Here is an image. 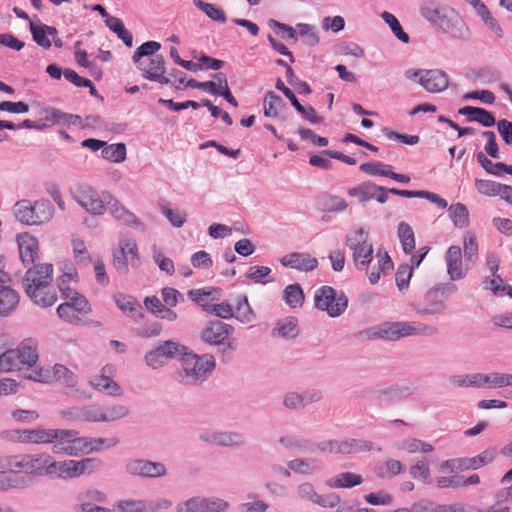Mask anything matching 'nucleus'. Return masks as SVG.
Listing matches in <instances>:
<instances>
[{
	"label": "nucleus",
	"instance_id": "nucleus-1",
	"mask_svg": "<svg viewBox=\"0 0 512 512\" xmlns=\"http://www.w3.org/2000/svg\"><path fill=\"white\" fill-rule=\"evenodd\" d=\"M18 245L21 261L24 266L28 267L23 279L25 293L34 303L42 307L52 306L57 300L56 294L50 289L52 264H35L38 256V242L29 234L19 235Z\"/></svg>",
	"mask_w": 512,
	"mask_h": 512
},
{
	"label": "nucleus",
	"instance_id": "nucleus-2",
	"mask_svg": "<svg viewBox=\"0 0 512 512\" xmlns=\"http://www.w3.org/2000/svg\"><path fill=\"white\" fill-rule=\"evenodd\" d=\"M181 362V368L174 372L173 379L185 387L202 385L216 367L213 355H198L188 347L186 353H181Z\"/></svg>",
	"mask_w": 512,
	"mask_h": 512
},
{
	"label": "nucleus",
	"instance_id": "nucleus-3",
	"mask_svg": "<svg viewBox=\"0 0 512 512\" xmlns=\"http://www.w3.org/2000/svg\"><path fill=\"white\" fill-rule=\"evenodd\" d=\"M49 461L50 455L47 453L17 454L4 457L1 466L10 473L42 477L48 476Z\"/></svg>",
	"mask_w": 512,
	"mask_h": 512
},
{
	"label": "nucleus",
	"instance_id": "nucleus-4",
	"mask_svg": "<svg viewBox=\"0 0 512 512\" xmlns=\"http://www.w3.org/2000/svg\"><path fill=\"white\" fill-rule=\"evenodd\" d=\"M13 214L22 224L40 225L53 217L54 207L47 199L37 200L34 204L29 200H20L14 205Z\"/></svg>",
	"mask_w": 512,
	"mask_h": 512
},
{
	"label": "nucleus",
	"instance_id": "nucleus-5",
	"mask_svg": "<svg viewBox=\"0 0 512 512\" xmlns=\"http://www.w3.org/2000/svg\"><path fill=\"white\" fill-rule=\"evenodd\" d=\"M369 233L364 228H358L346 235V246L352 251L354 266L363 270L373 261V244L368 241Z\"/></svg>",
	"mask_w": 512,
	"mask_h": 512
},
{
	"label": "nucleus",
	"instance_id": "nucleus-6",
	"mask_svg": "<svg viewBox=\"0 0 512 512\" xmlns=\"http://www.w3.org/2000/svg\"><path fill=\"white\" fill-rule=\"evenodd\" d=\"M419 12L424 19L435 24L444 33L453 34L454 28L463 24L454 10L440 7L435 1L423 2Z\"/></svg>",
	"mask_w": 512,
	"mask_h": 512
},
{
	"label": "nucleus",
	"instance_id": "nucleus-7",
	"mask_svg": "<svg viewBox=\"0 0 512 512\" xmlns=\"http://www.w3.org/2000/svg\"><path fill=\"white\" fill-rule=\"evenodd\" d=\"M39 120L46 121L52 126H81L91 128L102 125L99 116L90 115L83 121L78 115L68 114L53 107H44L39 112Z\"/></svg>",
	"mask_w": 512,
	"mask_h": 512
},
{
	"label": "nucleus",
	"instance_id": "nucleus-8",
	"mask_svg": "<svg viewBox=\"0 0 512 512\" xmlns=\"http://www.w3.org/2000/svg\"><path fill=\"white\" fill-rule=\"evenodd\" d=\"M315 307L326 311L330 317H339L348 307V298L344 292H337L331 286H322L314 294Z\"/></svg>",
	"mask_w": 512,
	"mask_h": 512
},
{
	"label": "nucleus",
	"instance_id": "nucleus-9",
	"mask_svg": "<svg viewBox=\"0 0 512 512\" xmlns=\"http://www.w3.org/2000/svg\"><path fill=\"white\" fill-rule=\"evenodd\" d=\"M187 347L173 340H166L145 354V363L153 370L164 367L171 359L186 353Z\"/></svg>",
	"mask_w": 512,
	"mask_h": 512
},
{
	"label": "nucleus",
	"instance_id": "nucleus-10",
	"mask_svg": "<svg viewBox=\"0 0 512 512\" xmlns=\"http://www.w3.org/2000/svg\"><path fill=\"white\" fill-rule=\"evenodd\" d=\"M72 198L91 215H102L105 212V197L92 186L80 184L72 191Z\"/></svg>",
	"mask_w": 512,
	"mask_h": 512
},
{
	"label": "nucleus",
	"instance_id": "nucleus-11",
	"mask_svg": "<svg viewBox=\"0 0 512 512\" xmlns=\"http://www.w3.org/2000/svg\"><path fill=\"white\" fill-rule=\"evenodd\" d=\"M495 456L494 449H486L475 457L446 460L442 462L441 469H449L451 472L476 470L493 462Z\"/></svg>",
	"mask_w": 512,
	"mask_h": 512
},
{
	"label": "nucleus",
	"instance_id": "nucleus-12",
	"mask_svg": "<svg viewBox=\"0 0 512 512\" xmlns=\"http://www.w3.org/2000/svg\"><path fill=\"white\" fill-rule=\"evenodd\" d=\"M455 285H448L447 287H435L428 290L424 296V305L415 308L419 315H440L446 310L444 301L445 290L454 292L456 291Z\"/></svg>",
	"mask_w": 512,
	"mask_h": 512
},
{
	"label": "nucleus",
	"instance_id": "nucleus-13",
	"mask_svg": "<svg viewBox=\"0 0 512 512\" xmlns=\"http://www.w3.org/2000/svg\"><path fill=\"white\" fill-rule=\"evenodd\" d=\"M133 63L140 70L143 78L161 85L170 83V78L165 75V60L162 55H155L152 58H145Z\"/></svg>",
	"mask_w": 512,
	"mask_h": 512
},
{
	"label": "nucleus",
	"instance_id": "nucleus-14",
	"mask_svg": "<svg viewBox=\"0 0 512 512\" xmlns=\"http://www.w3.org/2000/svg\"><path fill=\"white\" fill-rule=\"evenodd\" d=\"M125 471L131 476L142 478H158L167 474V468L163 463L143 458L127 462Z\"/></svg>",
	"mask_w": 512,
	"mask_h": 512
},
{
	"label": "nucleus",
	"instance_id": "nucleus-15",
	"mask_svg": "<svg viewBox=\"0 0 512 512\" xmlns=\"http://www.w3.org/2000/svg\"><path fill=\"white\" fill-rule=\"evenodd\" d=\"M103 195L106 199L105 207H108L109 212L116 220L127 226L134 227L141 232L146 231V225L141 222L134 213L128 211L111 193L104 191Z\"/></svg>",
	"mask_w": 512,
	"mask_h": 512
},
{
	"label": "nucleus",
	"instance_id": "nucleus-16",
	"mask_svg": "<svg viewBox=\"0 0 512 512\" xmlns=\"http://www.w3.org/2000/svg\"><path fill=\"white\" fill-rule=\"evenodd\" d=\"M234 333V327L221 320H211L200 333V339L209 345L225 344V340Z\"/></svg>",
	"mask_w": 512,
	"mask_h": 512
},
{
	"label": "nucleus",
	"instance_id": "nucleus-17",
	"mask_svg": "<svg viewBox=\"0 0 512 512\" xmlns=\"http://www.w3.org/2000/svg\"><path fill=\"white\" fill-rule=\"evenodd\" d=\"M227 503L220 499L192 497L177 505V512H223Z\"/></svg>",
	"mask_w": 512,
	"mask_h": 512
},
{
	"label": "nucleus",
	"instance_id": "nucleus-18",
	"mask_svg": "<svg viewBox=\"0 0 512 512\" xmlns=\"http://www.w3.org/2000/svg\"><path fill=\"white\" fill-rule=\"evenodd\" d=\"M297 493L302 500L310 501L324 508H334L341 501L340 496L336 493L319 495L314 486L309 482L300 484L297 487Z\"/></svg>",
	"mask_w": 512,
	"mask_h": 512
},
{
	"label": "nucleus",
	"instance_id": "nucleus-19",
	"mask_svg": "<svg viewBox=\"0 0 512 512\" xmlns=\"http://www.w3.org/2000/svg\"><path fill=\"white\" fill-rule=\"evenodd\" d=\"M447 272L451 280H460L467 275L470 266L463 268L462 251L459 246L452 245L445 254Z\"/></svg>",
	"mask_w": 512,
	"mask_h": 512
},
{
	"label": "nucleus",
	"instance_id": "nucleus-20",
	"mask_svg": "<svg viewBox=\"0 0 512 512\" xmlns=\"http://www.w3.org/2000/svg\"><path fill=\"white\" fill-rule=\"evenodd\" d=\"M331 159L340 160L348 165H355L357 163L355 158L347 156L340 151L322 150L318 154L310 156L309 164L323 170H330L333 168Z\"/></svg>",
	"mask_w": 512,
	"mask_h": 512
},
{
	"label": "nucleus",
	"instance_id": "nucleus-21",
	"mask_svg": "<svg viewBox=\"0 0 512 512\" xmlns=\"http://www.w3.org/2000/svg\"><path fill=\"white\" fill-rule=\"evenodd\" d=\"M420 85L430 93H440L449 86V76L441 69H426Z\"/></svg>",
	"mask_w": 512,
	"mask_h": 512
},
{
	"label": "nucleus",
	"instance_id": "nucleus-22",
	"mask_svg": "<svg viewBox=\"0 0 512 512\" xmlns=\"http://www.w3.org/2000/svg\"><path fill=\"white\" fill-rule=\"evenodd\" d=\"M276 88L280 90L285 97H287L295 109L302 115V117L308 120L312 125H318L322 123V117L318 116L315 109L312 106H303L291 89L285 86L284 82L278 78L276 81Z\"/></svg>",
	"mask_w": 512,
	"mask_h": 512
},
{
	"label": "nucleus",
	"instance_id": "nucleus-23",
	"mask_svg": "<svg viewBox=\"0 0 512 512\" xmlns=\"http://www.w3.org/2000/svg\"><path fill=\"white\" fill-rule=\"evenodd\" d=\"M284 267H289L302 272H310L317 268L318 260L308 253L293 252L284 255L280 259Z\"/></svg>",
	"mask_w": 512,
	"mask_h": 512
},
{
	"label": "nucleus",
	"instance_id": "nucleus-24",
	"mask_svg": "<svg viewBox=\"0 0 512 512\" xmlns=\"http://www.w3.org/2000/svg\"><path fill=\"white\" fill-rule=\"evenodd\" d=\"M375 258L377 265L370 266L369 264L367 267H364L371 284L378 283L381 273L386 275L394 269L393 261L387 251L379 249Z\"/></svg>",
	"mask_w": 512,
	"mask_h": 512
},
{
	"label": "nucleus",
	"instance_id": "nucleus-25",
	"mask_svg": "<svg viewBox=\"0 0 512 512\" xmlns=\"http://www.w3.org/2000/svg\"><path fill=\"white\" fill-rule=\"evenodd\" d=\"M53 429H23L11 432V439L21 443L47 444L51 442Z\"/></svg>",
	"mask_w": 512,
	"mask_h": 512
},
{
	"label": "nucleus",
	"instance_id": "nucleus-26",
	"mask_svg": "<svg viewBox=\"0 0 512 512\" xmlns=\"http://www.w3.org/2000/svg\"><path fill=\"white\" fill-rule=\"evenodd\" d=\"M395 341L411 335H435L438 329L434 326L416 322H394Z\"/></svg>",
	"mask_w": 512,
	"mask_h": 512
},
{
	"label": "nucleus",
	"instance_id": "nucleus-27",
	"mask_svg": "<svg viewBox=\"0 0 512 512\" xmlns=\"http://www.w3.org/2000/svg\"><path fill=\"white\" fill-rule=\"evenodd\" d=\"M48 476L61 479H72L78 477L76 460L55 461L50 455L48 462Z\"/></svg>",
	"mask_w": 512,
	"mask_h": 512
},
{
	"label": "nucleus",
	"instance_id": "nucleus-28",
	"mask_svg": "<svg viewBox=\"0 0 512 512\" xmlns=\"http://www.w3.org/2000/svg\"><path fill=\"white\" fill-rule=\"evenodd\" d=\"M60 415L70 421L98 422V407L94 405L70 407L62 410Z\"/></svg>",
	"mask_w": 512,
	"mask_h": 512
},
{
	"label": "nucleus",
	"instance_id": "nucleus-29",
	"mask_svg": "<svg viewBox=\"0 0 512 512\" xmlns=\"http://www.w3.org/2000/svg\"><path fill=\"white\" fill-rule=\"evenodd\" d=\"M187 295L192 301L208 313V307L212 306L209 302L219 300L221 297V290L214 287L192 289L188 291Z\"/></svg>",
	"mask_w": 512,
	"mask_h": 512
},
{
	"label": "nucleus",
	"instance_id": "nucleus-30",
	"mask_svg": "<svg viewBox=\"0 0 512 512\" xmlns=\"http://www.w3.org/2000/svg\"><path fill=\"white\" fill-rule=\"evenodd\" d=\"M458 114L465 116L468 122H476L484 127H491L496 123L493 114L480 107L465 106L458 110Z\"/></svg>",
	"mask_w": 512,
	"mask_h": 512
},
{
	"label": "nucleus",
	"instance_id": "nucleus-31",
	"mask_svg": "<svg viewBox=\"0 0 512 512\" xmlns=\"http://www.w3.org/2000/svg\"><path fill=\"white\" fill-rule=\"evenodd\" d=\"M78 434L76 430L53 429L51 442L53 443L52 452L54 454H65L70 456V438Z\"/></svg>",
	"mask_w": 512,
	"mask_h": 512
},
{
	"label": "nucleus",
	"instance_id": "nucleus-32",
	"mask_svg": "<svg viewBox=\"0 0 512 512\" xmlns=\"http://www.w3.org/2000/svg\"><path fill=\"white\" fill-rule=\"evenodd\" d=\"M264 115L268 118H282L287 109L283 99L273 91H269L263 100Z\"/></svg>",
	"mask_w": 512,
	"mask_h": 512
},
{
	"label": "nucleus",
	"instance_id": "nucleus-33",
	"mask_svg": "<svg viewBox=\"0 0 512 512\" xmlns=\"http://www.w3.org/2000/svg\"><path fill=\"white\" fill-rule=\"evenodd\" d=\"M5 282H0V315L3 316L16 309L20 298L16 290L4 285Z\"/></svg>",
	"mask_w": 512,
	"mask_h": 512
},
{
	"label": "nucleus",
	"instance_id": "nucleus-34",
	"mask_svg": "<svg viewBox=\"0 0 512 512\" xmlns=\"http://www.w3.org/2000/svg\"><path fill=\"white\" fill-rule=\"evenodd\" d=\"M279 443L288 450H295L304 454L316 453V444L306 438L282 436L279 438Z\"/></svg>",
	"mask_w": 512,
	"mask_h": 512
},
{
	"label": "nucleus",
	"instance_id": "nucleus-35",
	"mask_svg": "<svg viewBox=\"0 0 512 512\" xmlns=\"http://www.w3.org/2000/svg\"><path fill=\"white\" fill-rule=\"evenodd\" d=\"M449 383L456 387H476L480 388L487 385V374L472 373L462 375H452L449 377Z\"/></svg>",
	"mask_w": 512,
	"mask_h": 512
},
{
	"label": "nucleus",
	"instance_id": "nucleus-36",
	"mask_svg": "<svg viewBox=\"0 0 512 512\" xmlns=\"http://www.w3.org/2000/svg\"><path fill=\"white\" fill-rule=\"evenodd\" d=\"M114 299L117 307L129 317H133L136 320L138 318H143V307L133 297L117 294L114 296Z\"/></svg>",
	"mask_w": 512,
	"mask_h": 512
},
{
	"label": "nucleus",
	"instance_id": "nucleus-37",
	"mask_svg": "<svg viewBox=\"0 0 512 512\" xmlns=\"http://www.w3.org/2000/svg\"><path fill=\"white\" fill-rule=\"evenodd\" d=\"M14 351L18 352L17 354L19 356V361H21V368L23 366L32 367L38 361L37 347L32 339L22 341Z\"/></svg>",
	"mask_w": 512,
	"mask_h": 512
},
{
	"label": "nucleus",
	"instance_id": "nucleus-38",
	"mask_svg": "<svg viewBox=\"0 0 512 512\" xmlns=\"http://www.w3.org/2000/svg\"><path fill=\"white\" fill-rule=\"evenodd\" d=\"M364 479L361 474L353 472H342L328 479L326 485L330 488H353L361 485Z\"/></svg>",
	"mask_w": 512,
	"mask_h": 512
},
{
	"label": "nucleus",
	"instance_id": "nucleus-39",
	"mask_svg": "<svg viewBox=\"0 0 512 512\" xmlns=\"http://www.w3.org/2000/svg\"><path fill=\"white\" fill-rule=\"evenodd\" d=\"M30 32L33 40L44 49L51 47V41L48 36L54 37L58 34L57 29L53 26L45 24L36 25L33 22H30Z\"/></svg>",
	"mask_w": 512,
	"mask_h": 512
},
{
	"label": "nucleus",
	"instance_id": "nucleus-40",
	"mask_svg": "<svg viewBox=\"0 0 512 512\" xmlns=\"http://www.w3.org/2000/svg\"><path fill=\"white\" fill-rule=\"evenodd\" d=\"M417 387L411 382L397 383L377 391L379 397L387 396L391 400H400L414 394Z\"/></svg>",
	"mask_w": 512,
	"mask_h": 512
},
{
	"label": "nucleus",
	"instance_id": "nucleus-41",
	"mask_svg": "<svg viewBox=\"0 0 512 512\" xmlns=\"http://www.w3.org/2000/svg\"><path fill=\"white\" fill-rule=\"evenodd\" d=\"M130 413L128 406L113 404L105 408L98 407V422H114L127 417Z\"/></svg>",
	"mask_w": 512,
	"mask_h": 512
},
{
	"label": "nucleus",
	"instance_id": "nucleus-42",
	"mask_svg": "<svg viewBox=\"0 0 512 512\" xmlns=\"http://www.w3.org/2000/svg\"><path fill=\"white\" fill-rule=\"evenodd\" d=\"M378 190H384V187L378 186L371 181H366L349 189L348 195L351 197H357L360 202H367L374 199L375 193L378 192Z\"/></svg>",
	"mask_w": 512,
	"mask_h": 512
},
{
	"label": "nucleus",
	"instance_id": "nucleus-43",
	"mask_svg": "<svg viewBox=\"0 0 512 512\" xmlns=\"http://www.w3.org/2000/svg\"><path fill=\"white\" fill-rule=\"evenodd\" d=\"M89 384L98 391L106 392L109 395L118 396L121 395L122 391L120 386L112 380L110 377L105 375H96L89 381Z\"/></svg>",
	"mask_w": 512,
	"mask_h": 512
},
{
	"label": "nucleus",
	"instance_id": "nucleus-44",
	"mask_svg": "<svg viewBox=\"0 0 512 512\" xmlns=\"http://www.w3.org/2000/svg\"><path fill=\"white\" fill-rule=\"evenodd\" d=\"M65 385V394L75 400H88L91 395L86 391L76 388L77 376L70 370L61 380Z\"/></svg>",
	"mask_w": 512,
	"mask_h": 512
},
{
	"label": "nucleus",
	"instance_id": "nucleus-45",
	"mask_svg": "<svg viewBox=\"0 0 512 512\" xmlns=\"http://www.w3.org/2000/svg\"><path fill=\"white\" fill-rule=\"evenodd\" d=\"M101 156L111 163H122L127 157L126 145L124 143L108 144V142H105Z\"/></svg>",
	"mask_w": 512,
	"mask_h": 512
},
{
	"label": "nucleus",
	"instance_id": "nucleus-46",
	"mask_svg": "<svg viewBox=\"0 0 512 512\" xmlns=\"http://www.w3.org/2000/svg\"><path fill=\"white\" fill-rule=\"evenodd\" d=\"M398 238L403 252L411 254L415 249V235L412 227L406 222H400L397 228Z\"/></svg>",
	"mask_w": 512,
	"mask_h": 512
},
{
	"label": "nucleus",
	"instance_id": "nucleus-47",
	"mask_svg": "<svg viewBox=\"0 0 512 512\" xmlns=\"http://www.w3.org/2000/svg\"><path fill=\"white\" fill-rule=\"evenodd\" d=\"M236 314L235 318L241 323H250L256 320V314L251 308L246 295H238L236 297Z\"/></svg>",
	"mask_w": 512,
	"mask_h": 512
},
{
	"label": "nucleus",
	"instance_id": "nucleus-48",
	"mask_svg": "<svg viewBox=\"0 0 512 512\" xmlns=\"http://www.w3.org/2000/svg\"><path fill=\"white\" fill-rule=\"evenodd\" d=\"M373 443L363 439L341 440L340 454H356L372 450Z\"/></svg>",
	"mask_w": 512,
	"mask_h": 512
},
{
	"label": "nucleus",
	"instance_id": "nucleus-49",
	"mask_svg": "<svg viewBox=\"0 0 512 512\" xmlns=\"http://www.w3.org/2000/svg\"><path fill=\"white\" fill-rule=\"evenodd\" d=\"M477 161L484 168V170L490 174L501 176L503 173L512 174V166L498 162L493 163L489 160L483 152H479L476 155Z\"/></svg>",
	"mask_w": 512,
	"mask_h": 512
},
{
	"label": "nucleus",
	"instance_id": "nucleus-50",
	"mask_svg": "<svg viewBox=\"0 0 512 512\" xmlns=\"http://www.w3.org/2000/svg\"><path fill=\"white\" fill-rule=\"evenodd\" d=\"M216 438V445L221 447H240L246 443L244 435L236 431L216 432Z\"/></svg>",
	"mask_w": 512,
	"mask_h": 512
},
{
	"label": "nucleus",
	"instance_id": "nucleus-51",
	"mask_svg": "<svg viewBox=\"0 0 512 512\" xmlns=\"http://www.w3.org/2000/svg\"><path fill=\"white\" fill-rule=\"evenodd\" d=\"M283 299L291 308L301 307L305 300V295L300 284L294 283L286 286L284 289Z\"/></svg>",
	"mask_w": 512,
	"mask_h": 512
},
{
	"label": "nucleus",
	"instance_id": "nucleus-52",
	"mask_svg": "<svg viewBox=\"0 0 512 512\" xmlns=\"http://www.w3.org/2000/svg\"><path fill=\"white\" fill-rule=\"evenodd\" d=\"M272 336H280L286 339H294L298 336L299 330L295 318L279 321L277 326L271 332Z\"/></svg>",
	"mask_w": 512,
	"mask_h": 512
},
{
	"label": "nucleus",
	"instance_id": "nucleus-53",
	"mask_svg": "<svg viewBox=\"0 0 512 512\" xmlns=\"http://www.w3.org/2000/svg\"><path fill=\"white\" fill-rule=\"evenodd\" d=\"M449 217L458 228H466L469 225V212L462 203H456L448 208Z\"/></svg>",
	"mask_w": 512,
	"mask_h": 512
},
{
	"label": "nucleus",
	"instance_id": "nucleus-54",
	"mask_svg": "<svg viewBox=\"0 0 512 512\" xmlns=\"http://www.w3.org/2000/svg\"><path fill=\"white\" fill-rule=\"evenodd\" d=\"M105 24L124 42L126 46L132 47L133 35L125 28L121 19L113 16L112 18L105 20Z\"/></svg>",
	"mask_w": 512,
	"mask_h": 512
},
{
	"label": "nucleus",
	"instance_id": "nucleus-55",
	"mask_svg": "<svg viewBox=\"0 0 512 512\" xmlns=\"http://www.w3.org/2000/svg\"><path fill=\"white\" fill-rule=\"evenodd\" d=\"M464 258L466 266L474 265L478 259V244L474 233L467 232L464 237Z\"/></svg>",
	"mask_w": 512,
	"mask_h": 512
},
{
	"label": "nucleus",
	"instance_id": "nucleus-56",
	"mask_svg": "<svg viewBox=\"0 0 512 512\" xmlns=\"http://www.w3.org/2000/svg\"><path fill=\"white\" fill-rule=\"evenodd\" d=\"M193 3L199 10H201L211 20L220 22V23L226 22L225 12L218 6L211 4V3L204 2L202 0H194Z\"/></svg>",
	"mask_w": 512,
	"mask_h": 512
},
{
	"label": "nucleus",
	"instance_id": "nucleus-57",
	"mask_svg": "<svg viewBox=\"0 0 512 512\" xmlns=\"http://www.w3.org/2000/svg\"><path fill=\"white\" fill-rule=\"evenodd\" d=\"M14 349H9L0 354V372L21 370V361Z\"/></svg>",
	"mask_w": 512,
	"mask_h": 512
},
{
	"label": "nucleus",
	"instance_id": "nucleus-58",
	"mask_svg": "<svg viewBox=\"0 0 512 512\" xmlns=\"http://www.w3.org/2000/svg\"><path fill=\"white\" fill-rule=\"evenodd\" d=\"M68 368L61 365V364H55L52 368V376L50 375H43L42 371H33L29 376L28 379L39 381V382H49L50 380L54 379L57 381H61L62 378L67 374Z\"/></svg>",
	"mask_w": 512,
	"mask_h": 512
},
{
	"label": "nucleus",
	"instance_id": "nucleus-59",
	"mask_svg": "<svg viewBox=\"0 0 512 512\" xmlns=\"http://www.w3.org/2000/svg\"><path fill=\"white\" fill-rule=\"evenodd\" d=\"M475 186L477 191L481 194L488 196L499 195L501 197L506 185L492 180L477 179L475 181Z\"/></svg>",
	"mask_w": 512,
	"mask_h": 512
},
{
	"label": "nucleus",
	"instance_id": "nucleus-60",
	"mask_svg": "<svg viewBox=\"0 0 512 512\" xmlns=\"http://www.w3.org/2000/svg\"><path fill=\"white\" fill-rule=\"evenodd\" d=\"M161 48V44L157 41H147L140 45L132 56L133 62H139L142 59L154 57Z\"/></svg>",
	"mask_w": 512,
	"mask_h": 512
},
{
	"label": "nucleus",
	"instance_id": "nucleus-61",
	"mask_svg": "<svg viewBox=\"0 0 512 512\" xmlns=\"http://www.w3.org/2000/svg\"><path fill=\"white\" fill-rule=\"evenodd\" d=\"M313 463L314 460L297 458L290 460L287 465L295 473L310 475L318 471V468Z\"/></svg>",
	"mask_w": 512,
	"mask_h": 512
},
{
	"label": "nucleus",
	"instance_id": "nucleus-62",
	"mask_svg": "<svg viewBox=\"0 0 512 512\" xmlns=\"http://www.w3.org/2000/svg\"><path fill=\"white\" fill-rule=\"evenodd\" d=\"M104 465V462L100 458H84L76 461L78 477L81 475H89L93 472L100 470Z\"/></svg>",
	"mask_w": 512,
	"mask_h": 512
},
{
	"label": "nucleus",
	"instance_id": "nucleus-63",
	"mask_svg": "<svg viewBox=\"0 0 512 512\" xmlns=\"http://www.w3.org/2000/svg\"><path fill=\"white\" fill-rule=\"evenodd\" d=\"M382 19L389 25L393 34L403 43L409 42V35L403 30L398 19L391 13L384 11L381 14Z\"/></svg>",
	"mask_w": 512,
	"mask_h": 512
},
{
	"label": "nucleus",
	"instance_id": "nucleus-64",
	"mask_svg": "<svg viewBox=\"0 0 512 512\" xmlns=\"http://www.w3.org/2000/svg\"><path fill=\"white\" fill-rule=\"evenodd\" d=\"M414 512H448L447 505L437 504L429 499H421L413 503Z\"/></svg>",
	"mask_w": 512,
	"mask_h": 512
}]
</instances>
